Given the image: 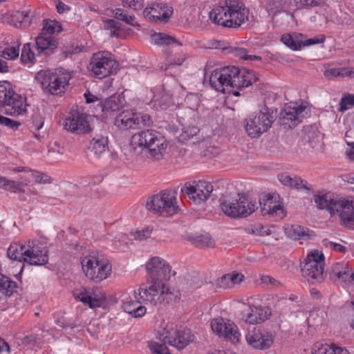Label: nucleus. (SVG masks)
Wrapping results in <instances>:
<instances>
[{
    "instance_id": "obj_56",
    "label": "nucleus",
    "mask_w": 354,
    "mask_h": 354,
    "mask_svg": "<svg viewBox=\"0 0 354 354\" xmlns=\"http://www.w3.org/2000/svg\"><path fill=\"white\" fill-rule=\"evenodd\" d=\"M124 7L132 8L135 10H141L144 6V0H121Z\"/></svg>"
},
{
    "instance_id": "obj_30",
    "label": "nucleus",
    "mask_w": 354,
    "mask_h": 354,
    "mask_svg": "<svg viewBox=\"0 0 354 354\" xmlns=\"http://www.w3.org/2000/svg\"><path fill=\"white\" fill-rule=\"evenodd\" d=\"M15 173L24 172V176H28L30 179V183L34 182L37 184H46L51 183V178L46 174L37 170L32 169L28 167H16L12 169Z\"/></svg>"
},
{
    "instance_id": "obj_33",
    "label": "nucleus",
    "mask_w": 354,
    "mask_h": 354,
    "mask_svg": "<svg viewBox=\"0 0 354 354\" xmlns=\"http://www.w3.org/2000/svg\"><path fill=\"white\" fill-rule=\"evenodd\" d=\"M312 354H349L343 347L335 344H324L321 342H315L312 348Z\"/></svg>"
},
{
    "instance_id": "obj_39",
    "label": "nucleus",
    "mask_w": 354,
    "mask_h": 354,
    "mask_svg": "<svg viewBox=\"0 0 354 354\" xmlns=\"http://www.w3.org/2000/svg\"><path fill=\"white\" fill-rule=\"evenodd\" d=\"M33 17L32 13L30 10H16L12 15V19L20 24L21 27H28L31 23Z\"/></svg>"
},
{
    "instance_id": "obj_4",
    "label": "nucleus",
    "mask_w": 354,
    "mask_h": 354,
    "mask_svg": "<svg viewBox=\"0 0 354 354\" xmlns=\"http://www.w3.org/2000/svg\"><path fill=\"white\" fill-rule=\"evenodd\" d=\"M82 269L85 276L95 283H100L111 274L109 261L97 254H89L81 257Z\"/></svg>"
},
{
    "instance_id": "obj_43",
    "label": "nucleus",
    "mask_w": 354,
    "mask_h": 354,
    "mask_svg": "<svg viewBox=\"0 0 354 354\" xmlns=\"http://www.w3.org/2000/svg\"><path fill=\"white\" fill-rule=\"evenodd\" d=\"M151 40L153 41L155 44L158 46H168L171 44L178 43V41L175 37L163 32L153 33V35H151Z\"/></svg>"
},
{
    "instance_id": "obj_44",
    "label": "nucleus",
    "mask_w": 354,
    "mask_h": 354,
    "mask_svg": "<svg viewBox=\"0 0 354 354\" xmlns=\"http://www.w3.org/2000/svg\"><path fill=\"white\" fill-rule=\"evenodd\" d=\"M35 55L36 54L32 50L30 44L26 43L21 50V62L24 64L31 66L35 62Z\"/></svg>"
},
{
    "instance_id": "obj_59",
    "label": "nucleus",
    "mask_w": 354,
    "mask_h": 354,
    "mask_svg": "<svg viewBox=\"0 0 354 354\" xmlns=\"http://www.w3.org/2000/svg\"><path fill=\"white\" fill-rule=\"evenodd\" d=\"M121 24L114 19H107L104 21V27L111 31V35H113L116 30L120 28Z\"/></svg>"
},
{
    "instance_id": "obj_58",
    "label": "nucleus",
    "mask_w": 354,
    "mask_h": 354,
    "mask_svg": "<svg viewBox=\"0 0 354 354\" xmlns=\"http://www.w3.org/2000/svg\"><path fill=\"white\" fill-rule=\"evenodd\" d=\"M324 41H325V36L323 35H319L317 37H314L313 38L308 39L305 41H301V47L309 46H312L314 44L324 43Z\"/></svg>"
},
{
    "instance_id": "obj_54",
    "label": "nucleus",
    "mask_w": 354,
    "mask_h": 354,
    "mask_svg": "<svg viewBox=\"0 0 354 354\" xmlns=\"http://www.w3.org/2000/svg\"><path fill=\"white\" fill-rule=\"evenodd\" d=\"M0 124L7 127L12 131H16L21 124L19 121L0 115Z\"/></svg>"
},
{
    "instance_id": "obj_10",
    "label": "nucleus",
    "mask_w": 354,
    "mask_h": 354,
    "mask_svg": "<svg viewBox=\"0 0 354 354\" xmlns=\"http://www.w3.org/2000/svg\"><path fill=\"white\" fill-rule=\"evenodd\" d=\"M89 66L95 77L102 79L112 74L117 62L108 51H99L91 57Z\"/></svg>"
},
{
    "instance_id": "obj_24",
    "label": "nucleus",
    "mask_w": 354,
    "mask_h": 354,
    "mask_svg": "<svg viewBox=\"0 0 354 354\" xmlns=\"http://www.w3.org/2000/svg\"><path fill=\"white\" fill-rule=\"evenodd\" d=\"M271 315L272 310L268 306H252L245 317V322L250 324H259L269 319Z\"/></svg>"
},
{
    "instance_id": "obj_5",
    "label": "nucleus",
    "mask_w": 354,
    "mask_h": 354,
    "mask_svg": "<svg viewBox=\"0 0 354 354\" xmlns=\"http://www.w3.org/2000/svg\"><path fill=\"white\" fill-rule=\"evenodd\" d=\"M274 120L275 115L273 111L265 106L259 111L250 114L245 119L244 128L249 137L258 138L268 131Z\"/></svg>"
},
{
    "instance_id": "obj_63",
    "label": "nucleus",
    "mask_w": 354,
    "mask_h": 354,
    "mask_svg": "<svg viewBox=\"0 0 354 354\" xmlns=\"http://www.w3.org/2000/svg\"><path fill=\"white\" fill-rule=\"evenodd\" d=\"M217 284L221 288H228L232 286V281L230 278V274H225L217 279Z\"/></svg>"
},
{
    "instance_id": "obj_28",
    "label": "nucleus",
    "mask_w": 354,
    "mask_h": 354,
    "mask_svg": "<svg viewBox=\"0 0 354 354\" xmlns=\"http://www.w3.org/2000/svg\"><path fill=\"white\" fill-rule=\"evenodd\" d=\"M108 136L104 133L95 134L91 140L88 146V151L99 158L108 149Z\"/></svg>"
},
{
    "instance_id": "obj_53",
    "label": "nucleus",
    "mask_w": 354,
    "mask_h": 354,
    "mask_svg": "<svg viewBox=\"0 0 354 354\" xmlns=\"http://www.w3.org/2000/svg\"><path fill=\"white\" fill-rule=\"evenodd\" d=\"M322 245L326 248H331L333 250L341 253H345L348 251L347 248L344 245L331 241L328 239H324L322 240Z\"/></svg>"
},
{
    "instance_id": "obj_22",
    "label": "nucleus",
    "mask_w": 354,
    "mask_h": 354,
    "mask_svg": "<svg viewBox=\"0 0 354 354\" xmlns=\"http://www.w3.org/2000/svg\"><path fill=\"white\" fill-rule=\"evenodd\" d=\"M139 113L133 110H124L115 118V124L123 130L139 129Z\"/></svg>"
},
{
    "instance_id": "obj_6",
    "label": "nucleus",
    "mask_w": 354,
    "mask_h": 354,
    "mask_svg": "<svg viewBox=\"0 0 354 354\" xmlns=\"http://www.w3.org/2000/svg\"><path fill=\"white\" fill-rule=\"evenodd\" d=\"M176 192L172 189H165L151 196L146 204L147 209L161 216H171L179 209L177 205Z\"/></svg>"
},
{
    "instance_id": "obj_64",
    "label": "nucleus",
    "mask_w": 354,
    "mask_h": 354,
    "mask_svg": "<svg viewBox=\"0 0 354 354\" xmlns=\"http://www.w3.org/2000/svg\"><path fill=\"white\" fill-rule=\"evenodd\" d=\"M342 68H333L327 69L324 71V76L328 78H332V77H337L339 76L342 77Z\"/></svg>"
},
{
    "instance_id": "obj_60",
    "label": "nucleus",
    "mask_w": 354,
    "mask_h": 354,
    "mask_svg": "<svg viewBox=\"0 0 354 354\" xmlns=\"http://www.w3.org/2000/svg\"><path fill=\"white\" fill-rule=\"evenodd\" d=\"M151 230L149 228L137 230L134 234V239L138 241H144L150 237Z\"/></svg>"
},
{
    "instance_id": "obj_3",
    "label": "nucleus",
    "mask_w": 354,
    "mask_h": 354,
    "mask_svg": "<svg viewBox=\"0 0 354 354\" xmlns=\"http://www.w3.org/2000/svg\"><path fill=\"white\" fill-rule=\"evenodd\" d=\"M314 201L320 209H326L331 216L338 215L339 222L348 229L354 230V198H334L330 194L315 195Z\"/></svg>"
},
{
    "instance_id": "obj_34",
    "label": "nucleus",
    "mask_w": 354,
    "mask_h": 354,
    "mask_svg": "<svg viewBox=\"0 0 354 354\" xmlns=\"http://www.w3.org/2000/svg\"><path fill=\"white\" fill-rule=\"evenodd\" d=\"M124 99L120 95H113L107 98L104 102H100L98 106L104 114L107 115L111 112L118 111L124 105Z\"/></svg>"
},
{
    "instance_id": "obj_7",
    "label": "nucleus",
    "mask_w": 354,
    "mask_h": 354,
    "mask_svg": "<svg viewBox=\"0 0 354 354\" xmlns=\"http://www.w3.org/2000/svg\"><path fill=\"white\" fill-rule=\"evenodd\" d=\"M132 142L147 149L149 153L157 160L162 158L167 147L165 138L159 132L153 129L135 133L132 137Z\"/></svg>"
},
{
    "instance_id": "obj_49",
    "label": "nucleus",
    "mask_w": 354,
    "mask_h": 354,
    "mask_svg": "<svg viewBox=\"0 0 354 354\" xmlns=\"http://www.w3.org/2000/svg\"><path fill=\"white\" fill-rule=\"evenodd\" d=\"M19 55V45L6 47L1 52V56L6 59H15Z\"/></svg>"
},
{
    "instance_id": "obj_51",
    "label": "nucleus",
    "mask_w": 354,
    "mask_h": 354,
    "mask_svg": "<svg viewBox=\"0 0 354 354\" xmlns=\"http://www.w3.org/2000/svg\"><path fill=\"white\" fill-rule=\"evenodd\" d=\"M149 348L153 354H171L169 349L165 344H160L156 342L149 343Z\"/></svg>"
},
{
    "instance_id": "obj_38",
    "label": "nucleus",
    "mask_w": 354,
    "mask_h": 354,
    "mask_svg": "<svg viewBox=\"0 0 354 354\" xmlns=\"http://www.w3.org/2000/svg\"><path fill=\"white\" fill-rule=\"evenodd\" d=\"M25 249V245L17 243H12L7 250V256L12 260L19 262H25V256L24 255Z\"/></svg>"
},
{
    "instance_id": "obj_32",
    "label": "nucleus",
    "mask_w": 354,
    "mask_h": 354,
    "mask_svg": "<svg viewBox=\"0 0 354 354\" xmlns=\"http://www.w3.org/2000/svg\"><path fill=\"white\" fill-rule=\"evenodd\" d=\"M286 235L294 240L307 241L314 235L313 231L299 225H292L285 228Z\"/></svg>"
},
{
    "instance_id": "obj_29",
    "label": "nucleus",
    "mask_w": 354,
    "mask_h": 354,
    "mask_svg": "<svg viewBox=\"0 0 354 354\" xmlns=\"http://www.w3.org/2000/svg\"><path fill=\"white\" fill-rule=\"evenodd\" d=\"M259 206L263 215H273L278 212L283 214V206L277 201L276 198L268 194L259 199Z\"/></svg>"
},
{
    "instance_id": "obj_15",
    "label": "nucleus",
    "mask_w": 354,
    "mask_h": 354,
    "mask_svg": "<svg viewBox=\"0 0 354 354\" xmlns=\"http://www.w3.org/2000/svg\"><path fill=\"white\" fill-rule=\"evenodd\" d=\"M181 191L192 199L195 204H201L205 201L213 191V186L210 183L199 180L196 185L182 187Z\"/></svg>"
},
{
    "instance_id": "obj_40",
    "label": "nucleus",
    "mask_w": 354,
    "mask_h": 354,
    "mask_svg": "<svg viewBox=\"0 0 354 354\" xmlns=\"http://www.w3.org/2000/svg\"><path fill=\"white\" fill-rule=\"evenodd\" d=\"M227 53H232L235 57L243 59V60L255 61L261 60V58L254 55H249L248 51L244 48L236 46H229L224 48Z\"/></svg>"
},
{
    "instance_id": "obj_16",
    "label": "nucleus",
    "mask_w": 354,
    "mask_h": 354,
    "mask_svg": "<svg viewBox=\"0 0 354 354\" xmlns=\"http://www.w3.org/2000/svg\"><path fill=\"white\" fill-rule=\"evenodd\" d=\"M88 118L89 115L86 113L73 111L65 119L64 127L68 131L77 134L88 133L91 131Z\"/></svg>"
},
{
    "instance_id": "obj_17",
    "label": "nucleus",
    "mask_w": 354,
    "mask_h": 354,
    "mask_svg": "<svg viewBox=\"0 0 354 354\" xmlns=\"http://www.w3.org/2000/svg\"><path fill=\"white\" fill-rule=\"evenodd\" d=\"M245 339L248 345L259 350L267 349L273 344L272 333L255 327L248 329L245 335Z\"/></svg>"
},
{
    "instance_id": "obj_55",
    "label": "nucleus",
    "mask_w": 354,
    "mask_h": 354,
    "mask_svg": "<svg viewBox=\"0 0 354 354\" xmlns=\"http://www.w3.org/2000/svg\"><path fill=\"white\" fill-rule=\"evenodd\" d=\"M267 10H274L279 8L283 3V0H259Z\"/></svg>"
},
{
    "instance_id": "obj_52",
    "label": "nucleus",
    "mask_w": 354,
    "mask_h": 354,
    "mask_svg": "<svg viewBox=\"0 0 354 354\" xmlns=\"http://www.w3.org/2000/svg\"><path fill=\"white\" fill-rule=\"evenodd\" d=\"M348 271V265L344 262H339L334 264L332 267L330 275L337 277L339 279L341 277H344V272Z\"/></svg>"
},
{
    "instance_id": "obj_46",
    "label": "nucleus",
    "mask_w": 354,
    "mask_h": 354,
    "mask_svg": "<svg viewBox=\"0 0 354 354\" xmlns=\"http://www.w3.org/2000/svg\"><path fill=\"white\" fill-rule=\"evenodd\" d=\"M115 17L119 20L124 21L133 27H140V25L135 21L134 15H130L127 11L122 8H117L115 10Z\"/></svg>"
},
{
    "instance_id": "obj_57",
    "label": "nucleus",
    "mask_w": 354,
    "mask_h": 354,
    "mask_svg": "<svg viewBox=\"0 0 354 354\" xmlns=\"http://www.w3.org/2000/svg\"><path fill=\"white\" fill-rule=\"evenodd\" d=\"M195 243L197 246L212 247L213 245L212 239L207 234L197 236Z\"/></svg>"
},
{
    "instance_id": "obj_9",
    "label": "nucleus",
    "mask_w": 354,
    "mask_h": 354,
    "mask_svg": "<svg viewBox=\"0 0 354 354\" xmlns=\"http://www.w3.org/2000/svg\"><path fill=\"white\" fill-rule=\"evenodd\" d=\"M71 79V73L63 68L55 72L45 71L42 75L41 84L46 93L59 95L65 93Z\"/></svg>"
},
{
    "instance_id": "obj_27",
    "label": "nucleus",
    "mask_w": 354,
    "mask_h": 354,
    "mask_svg": "<svg viewBox=\"0 0 354 354\" xmlns=\"http://www.w3.org/2000/svg\"><path fill=\"white\" fill-rule=\"evenodd\" d=\"M279 180L285 186L290 187L297 190L304 189L307 193L312 190V186L300 177L292 176L288 174L282 173L278 176Z\"/></svg>"
},
{
    "instance_id": "obj_23",
    "label": "nucleus",
    "mask_w": 354,
    "mask_h": 354,
    "mask_svg": "<svg viewBox=\"0 0 354 354\" xmlns=\"http://www.w3.org/2000/svg\"><path fill=\"white\" fill-rule=\"evenodd\" d=\"M58 42L53 36L39 34L35 39L37 55H49L57 47Z\"/></svg>"
},
{
    "instance_id": "obj_36",
    "label": "nucleus",
    "mask_w": 354,
    "mask_h": 354,
    "mask_svg": "<svg viewBox=\"0 0 354 354\" xmlns=\"http://www.w3.org/2000/svg\"><path fill=\"white\" fill-rule=\"evenodd\" d=\"M234 205L235 197L223 199L220 203L221 209L225 215L231 218H239L240 217V214L243 212L241 209H244L241 208L237 209Z\"/></svg>"
},
{
    "instance_id": "obj_61",
    "label": "nucleus",
    "mask_w": 354,
    "mask_h": 354,
    "mask_svg": "<svg viewBox=\"0 0 354 354\" xmlns=\"http://www.w3.org/2000/svg\"><path fill=\"white\" fill-rule=\"evenodd\" d=\"M139 129L142 127H149L153 123L151 117L149 114L139 113Z\"/></svg>"
},
{
    "instance_id": "obj_42",
    "label": "nucleus",
    "mask_w": 354,
    "mask_h": 354,
    "mask_svg": "<svg viewBox=\"0 0 354 354\" xmlns=\"http://www.w3.org/2000/svg\"><path fill=\"white\" fill-rule=\"evenodd\" d=\"M151 104L153 108L158 109H167L171 104V97L167 94L155 95L151 100Z\"/></svg>"
},
{
    "instance_id": "obj_25",
    "label": "nucleus",
    "mask_w": 354,
    "mask_h": 354,
    "mask_svg": "<svg viewBox=\"0 0 354 354\" xmlns=\"http://www.w3.org/2000/svg\"><path fill=\"white\" fill-rule=\"evenodd\" d=\"M75 298L82 302L85 305H88L90 308H94L101 306L102 300L104 299L103 295L95 294L91 290L82 288L78 292L74 293Z\"/></svg>"
},
{
    "instance_id": "obj_2",
    "label": "nucleus",
    "mask_w": 354,
    "mask_h": 354,
    "mask_svg": "<svg viewBox=\"0 0 354 354\" xmlns=\"http://www.w3.org/2000/svg\"><path fill=\"white\" fill-rule=\"evenodd\" d=\"M249 10L236 0H224L209 12L212 21L225 28L238 29L248 21Z\"/></svg>"
},
{
    "instance_id": "obj_19",
    "label": "nucleus",
    "mask_w": 354,
    "mask_h": 354,
    "mask_svg": "<svg viewBox=\"0 0 354 354\" xmlns=\"http://www.w3.org/2000/svg\"><path fill=\"white\" fill-rule=\"evenodd\" d=\"M301 272L310 283H319L324 281V267L315 259L304 261L301 263Z\"/></svg>"
},
{
    "instance_id": "obj_11",
    "label": "nucleus",
    "mask_w": 354,
    "mask_h": 354,
    "mask_svg": "<svg viewBox=\"0 0 354 354\" xmlns=\"http://www.w3.org/2000/svg\"><path fill=\"white\" fill-rule=\"evenodd\" d=\"M162 340L178 350L183 349L193 342L195 336L190 329L187 328H173L172 325H166L162 333Z\"/></svg>"
},
{
    "instance_id": "obj_47",
    "label": "nucleus",
    "mask_w": 354,
    "mask_h": 354,
    "mask_svg": "<svg viewBox=\"0 0 354 354\" xmlns=\"http://www.w3.org/2000/svg\"><path fill=\"white\" fill-rule=\"evenodd\" d=\"M281 41L293 50H300L301 48V41H297L293 36L289 34L283 35L281 37Z\"/></svg>"
},
{
    "instance_id": "obj_21",
    "label": "nucleus",
    "mask_w": 354,
    "mask_h": 354,
    "mask_svg": "<svg viewBox=\"0 0 354 354\" xmlns=\"http://www.w3.org/2000/svg\"><path fill=\"white\" fill-rule=\"evenodd\" d=\"M305 110V106L298 105L295 102L286 104L279 114V120L282 125H287L290 128L297 124V119Z\"/></svg>"
},
{
    "instance_id": "obj_20",
    "label": "nucleus",
    "mask_w": 354,
    "mask_h": 354,
    "mask_svg": "<svg viewBox=\"0 0 354 354\" xmlns=\"http://www.w3.org/2000/svg\"><path fill=\"white\" fill-rule=\"evenodd\" d=\"M147 281L149 286L142 285L138 290L139 299L146 304L160 306V290L162 288V284L151 281Z\"/></svg>"
},
{
    "instance_id": "obj_35",
    "label": "nucleus",
    "mask_w": 354,
    "mask_h": 354,
    "mask_svg": "<svg viewBox=\"0 0 354 354\" xmlns=\"http://www.w3.org/2000/svg\"><path fill=\"white\" fill-rule=\"evenodd\" d=\"M18 179V182L7 179L3 189L13 193H24V186L28 185L31 180L29 177L24 176H19Z\"/></svg>"
},
{
    "instance_id": "obj_12",
    "label": "nucleus",
    "mask_w": 354,
    "mask_h": 354,
    "mask_svg": "<svg viewBox=\"0 0 354 354\" xmlns=\"http://www.w3.org/2000/svg\"><path fill=\"white\" fill-rule=\"evenodd\" d=\"M147 281L162 284L170 278L171 266L158 257L151 258L147 263Z\"/></svg>"
},
{
    "instance_id": "obj_14",
    "label": "nucleus",
    "mask_w": 354,
    "mask_h": 354,
    "mask_svg": "<svg viewBox=\"0 0 354 354\" xmlns=\"http://www.w3.org/2000/svg\"><path fill=\"white\" fill-rule=\"evenodd\" d=\"M25 262L32 266H43L48 263V250L38 241H28L24 251Z\"/></svg>"
},
{
    "instance_id": "obj_37",
    "label": "nucleus",
    "mask_w": 354,
    "mask_h": 354,
    "mask_svg": "<svg viewBox=\"0 0 354 354\" xmlns=\"http://www.w3.org/2000/svg\"><path fill=\"white\" fill-rule=\"evenodd\" d=\"M18 286L17 282L10 277L0 274V293L6 297H10L17 292Z\"/></svg>"
},
{
    "instance_id": "obj_45",
    "label": "nucleus",
    "mask_w": 354,
    "mask_h": 354,
    "mask_svg": "<svg viewBox=\"0 0 354 354\" xmlns=\"http://www.w3.org/2000/svg\"><path fill=\"white\" fill-rule=\"evenodd\" d=\"M160 305L169 304L175 301L178 298V295L174 293L171 289L166 286L165 283H162V288L160 290Z\"/></svg>"
},
{
    "instance_id": "obj_8",
    "label": "nucleus",
    "mask_w": 354,
    "mask_h": 354,
    "mask_svg": "<svg viewBox=\"0 0 354 354\" xmlns=\"http://www.w3.org/2000/svg\"><path fill=\"white\" fill-rule=\"evenodd\" d=\"M0 105L10 115H23L26 112L24 99L17 94L7 81L0 82Z\"/></svg>"
},
{
    "instance_id": "obj_62",
    "label": "nucleus",
    "mask_w": 354,
    "mask_h": 354,
    "mask_svg": "<svg viewBox=\"0 0 354 354\" xmlns=\"http://www.w3.org/2000/svg\"><path fill=\"white\" fill-rule=\"evenodd\" d=\"M313 259H315L318 261L322 266H323V263L324 261V257L323 254H319L317 250H315L311 252L310 254H308L307 257L305 258V261H310Z\"/></svg>"
},
{
    "instance_id": "obj_48",
    "label": "nucleus",
    "mask_w": 354,
    "mask_h": 354,
    "mask_svg": "<svg viewBox=\"0 0 354 354\" xmlns=\"http://www.w3.org/2000/svg\"><path fill=\"white\" fill-rule=\"evenodd\" d=\"M338 111L344 113L346 110L354 106V95L351 93L345 94L341 99L339 104Z\"/></svg>"
},
{
    "instance_id": "obj_1",
    "label": "nucleus",
    "mask_w": 354,
    "mask_h": 354,
    "mask_svg": "<svg viewBox=\"0 0 354 354\" xmlns=\"http://www.w3.org/2000/svg\"><path fill=\"white\" fill-rule=\"evenodd\" d=\"M259 80L254 71L240 69L234 66H228L214 70L209 77L210 86L215 91L225 93L232 92L235 96L240 95L237 91L242 89Z\"/></svg>"
},
{
    "instance_id": "obj_13",
    "label": "nucleus",
    "mask_w": 354,
    "mask_h": 354,
    "mask_svg": "<svg viewBox=\"0 0 354 354\" xmlns=\"http://www.w3.org/2000/svg\"><path fill=\"white\" fill-rule=\"evenodd\" d=\"M174 9L166 3H152L143 10L144 17L156 24H166L172 15Z\"/></svg>"
},
{
    "instance_id": "obj_31",
    "label": "nucleus",
    "mask_w": 354,
    "mask_h": 354,
    "mask_svg": "<svg viewBox=\"0 0 354 354\" xmlns=\"http://www.w3.org/2000/svg\"><path fill=\"white\" fill-rule=\"evenodd\" d=\"M235 208L243 209L240 217H245L255 211L257 208V201L242 194H238L235 197Z\"/></svg>"
},
{
    "instance_id": "obj_41",
    "label": "nucleus",
    "mask_w": 354,
    "mask_h": 354,
    "mask_svg": "<svg viewBox=\"0 0 354 354\" xmlns=\"http://www.w3.org/2000/svg\"><path fill=\"white\" fill-rule=\"evenodd\" d=\"M62 30V26L55 20L44 19L43 28L40 34L46 36H52L53 34L60 32Z\"/></svg>"
},
{
    "instance_id": "obj_26",
    "label": "nucleus",
    "mask_w": 354,
    "mask_h": 354,
    "mask_svg": "<svg viewBox=\"0 0 354 354\" xmlns=\"http://www.w3.org/2000/svg\"><path fill=\"white\" fill-rule=\"evenodd\" d=\"M142 300L139 299L137 292H134V299L127 298L122 304L124 310L134 317H142L146 313V308L141 305Z\"/></svg>"
},
{
    "instance_id": "obj_50",
    "label": "nucleus",
    "mask_w": 354,
    "mask_h": 354,
    "mask_svg": "<svg viewBox=\"0 0 354 354\" xmlns=\"http://www.w3.org/2000/svg\"><path fill=\"white\" fill-rule=\"evenodd\" d=\"M297 8L299 9H309L319 6L324 3V0H293Z\"/></svg>"
},
{
    "instance_id": "obj_18",
    "label": "nucleus",
    "mask_w": 354,
    "mask_h": 354,
    "mask_svg": "<svg viewBox=\"0 0 354 354\" xmlns=\"http://www.w3.org/2000/svg\"><path fill=\"white\" fill-rule=\"evenodd\" d=\"M211 328L219 337H223L234 343H237L240 340L241 334L237 326L230 321L224 322L221 318L213 319L211 322Z\"/></svg>"
}]
</instances>
